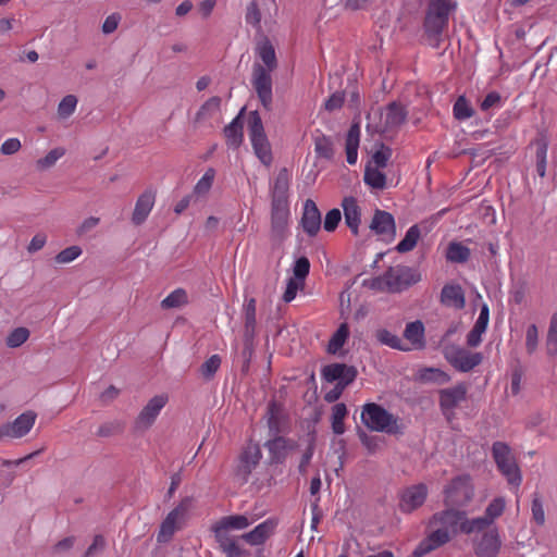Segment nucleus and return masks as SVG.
Returning a JSON list of instances; mask_svg holds the SVG:
<instances>
[{"mask_svg": "<svg viewBox=\"0 0 557 557\" xmlns=\"http://www.w3.org/2000/svg\"><path fill=\"white\" fill-rule=\"evenodd\" d=\"M461 519H463V511L451 507L432 515L426 525L430 532L417 545L412 556L423 557L450 542L459 533Z\"/></svg>", "mask_w": 557, "mask_h": 557, "instance_id": "1", "label": "nucleus"}, {"mask_svg": "<svg viewBox=\"0 0 557 557\" xmlns=\"http://www.w3.org/2000/svg\"><path fill=\"white\" fill-rule=\"evenodd\" d=\"M258 54L263 62L262 64L255 63L252 66L251 85L267 111L272 110L273 91H272V75L271 73L276 69L277 61L275 50L270 41H264L258 48Z\"/></svg>", "mask_w": 557, "mask_h": 557, "instance_id": "2", "label": "nucleus"}, {"mask_svg": "<svg viewBox=\"0 0 557 557\" xmlns=\"http://www.w3.org/2000/svg\"><path fill=\"white\" fill-rule=\"evenodd\" d=\"M361 421L371 431L393 435L404 433L400 419L375 403H368L362 407Z\"/></svg>", "mask_w": 557, "mask_h": 557, "instance_id": "3", "label": "nucleus"}, {"mask_svg": "<svg viewBox=\"0 0 557 557\" xmlns=\"http://www.w3.org/2000/svg\"><path fill=\"white\" fill-rule=\"evenodd\" d=\"M492 457L497 470L511 486L518 487L522 482V475L511 447L505 442H494Z\"/></svg>", "mask_w": 557, "mask_h": 557, "instance_id": "4", "label": "nucleus"}, {"mask_svg": "<svg viewBox=\"0 0 557 557\" xmlns=\"http://www.w3.org/2000/svg\"><path fill=\"white\" fill-rule=\"evenodd\" d=\"M248 135L258 160L265 166H270L273 162L271 144L264 131L262 119L258 111L249 112L248 116Z\"/></svg>", "mask_w": 557, "mask_h": 557, "instance_id": "5", "label": "nucleus"}, {"mask_svg": "<svg viewBox=\"0 0 557 557\" xmlns=\"http://www.w3.org/2000/svg\"><path fill=\"white\" fill-rule=\"evenodd\" d=\"M443 354L448 363L459 372H469L483 361V354L473 352L454 344H445Z\"/></svg>", "mask_w": 557, "mask_h": 557, "instance_id": "6", "label": "nucleus"}, {"mask_svg": "<svg viewBox=\"0 0 557 557\" xmlns=\"http://www.w3.org/2000/svg\"><path fill=\"white\" fill-rule=\"evenodd\" d=\"M473 496V486L468 475H460L455 478L444 488V504L446 507H462Z\"/></svg>", "mask_w": 557, "mask_h": 557, "instance_id": "7", "label": "nucleus"}, {"mask_svg": "<svg viewBox=\"0 0 557 557\" xmlns=\"http://www.w3.org/2000/svg\"><path fill=\"white\" fill-rule=\"evenodd\" d=\"M421 280L420 273L407 265H396L385 272V285L392 293L401 292Z\"/></svg>", "mask_w": 557, "mask_h": 557, "instance_id": "8", "label": "nucleus"}, {"mask_svg": "<svg viewBox=\"0 0 557 557\" xmlns=\"http://www.w3.org/2000/svg\"><path fill=\"white\" fill-rule=\"evenodd\" d=\"M191 507V498H184L173 510H171L164 518L160 525L157 541L159 543L169 542L176 529L184 521L189 508Z\"/></svg>", "mask_w": 557, "mask_h": 557, "instance_id": "9", "label": "nucleus"}, {"mask_svg": "<svg viewBox=\"0 0 557 557\" xmlns=\"http://www.w3.org/2000/svg\"><path fill=\"white\" fill-rule=\"evenodd\" d=\"M459 533L470 536L481 535V542L475 544V554L479 557H487V545L484 544V541L487 537V509L483 516L473 519H469L467 517V512L463 511V519H461L459 525Z\"/></svg>", "mask_w": 557, "mask_h": 557, "instance_id": "10", "label": "nucleus"}, {"mask_svg": "<svg viewBox=\"0 0 557 557\" xmlns=\"http://www.w3.org/2000/svg\"><path fill=\"white\" fill-rule=\"evenodd\" d=\"M168 401L169 397L166 394H159L149 399L135 420V429L137 431H146L151 428Z\"/></svg>", "mask_w": 557, "mask_h": 557, "instance_id": "11", "label": "nucleus"}, {"mask_svg": "<svg viewBox=\"0 0 557 557\" xmlns=\"http://www.w3.org/2000/svg\"><path fill=\"white\" fill-rule=\"evenodd\" d=\"M408 111L400 102L388 103L381 112L382 132L397 131L407 120Z\"/></svg>", "mask_w": 557, "mask_h": 557, "instance_id": "12", "label": "nucleus"}, {"mask_svg": "<svg viewBox=\"0 0 557 557\" xmlns=\"http://www.w3.org/2000/svg\"><path fill=\"white\" fill-rule=\"evenodd\" d=\"M36 418L37 416L33 411L23 412L12 423H5L0 426V438H20L25 436L34 426Z\"/></svg>", "mask_w": 557, "mask_h": 557, "instance_id": "13", "label": "nucleus"}, {"mask_svg": "<svg viewBox=\"0 0 557 557\" xmlns=\"http://www.w3.org/2000/svg\"><path fill=\"white\" fill-rule=\"evenodd\" d=\"M428 496V487L424 483L408 486L400 493L399 509L409 513L421 507Z\"/></svg>", "mask_w": 557, "mask_h": 557, "instance_id": "14", "label": "nucleus"}, {"mask_svg": "<svg viewBox=\"0 0 557 557\" xmlns=\"http://www.w3.org/2000/svg\"><path fill=\"white\" fill-rule=\"evenodd\" d=\"M297 446L296 442L284 436H273V438L265 442L264 447L269 451L271 463L280 465L285 461L290 450Z\"/></svg>", "mask_w": 557, "mask_h": 557, "instance_id": "15", "label": "nucleus"}, {"mask_svg": "<svg viewBox=\"0 0 557 557\" xmlns=\"http://www.w3.org/2000/svg\"><path fill=\"white\" fill-rule=\"evenodd\" d=\"M322 377L327 382H337L344 385L352 383L357 376V369L345 363H331L322 369Z\"/></svg>", "mask_w": 557, "mask_h": 557, "instance_id": "16", "label": "nucleus"}, {"mask_svg": "<svg viewBox=\"0 0 557 557\" xmlns=\"http://www.w3.org/2000/svg\"><path fill=\"white\" fill-rule=\"evenodd\" d=\"M370 228L387 240H393L396 236L395 219L387 211L375 210Z\"/></svg>", "mask_w": 557, "mask_h": 557, "instance_id": "17", "label": "nucleus"}, {"mask_svg": "<svg viewBox=\"0 0 557 557\" xmlns=\"http://www.w3.org/2000/svg\"><path fill=\"white\" fill-rule=\"evenodd\" d=\"M300 222L304 232L310 237L315 236L320 231L321 213L312 199H307L305 201Z\"/></svg>", "mask_w": 557, "mask_h": 557, "instance_id": "18", "label": "nucleus"}, {"mask_svg": "<svg viewBox=\"0 0 557 557\" xmlns=\"http://www.w3.org/2000/svg\"><path fill=\"white\" fill-rule=\"evenodd\" d=\"M290 176L287 169L283 168L276 175L272 187V206H288V189Z\"/></svg>", "mask_w": 557, "mask_h": 557, "instance_id": "19", "label": "nucleus"}, {"mask_svg": "<svg viewBox=\"0 0 557 557\" xmlns=\"http://www.w3.org/2000/svg\"><path fill=\"white\" fill-rule=\"evenodd\" d=\"M251 524L245 515L226 516L212 525L214 535H231L230 530H244Z\"/></svg>", "mask_w": 557, "mask_h": 557, "instance_id": "20", "label": "nucleus"}, {"mask_svg": "<svg viewBox=\"0 0 557 557\" xmlns=\"http://www.w3.org/2000/svg\"><path fill=\"white\" fill-rule=\"evenodd\" d=\"M156 201V193L153 190L144 191L136 200L132 214V222L135 225L143 224L150 214Z\"/></svg>", "mask_w": 557, "mask_h": 557, "instance_id": "21", "label": "nucleus"}, {"mask_svg": "<svg viewBox=\"0 0 557 557\" xmlns=\"http://www.w3.org/2000/svg\"><path fill=\"white\" fill-rule=\"evenodd\" d=\"M276 525L274 519H267L250 532L243 534L242 539L252 546L262 545L274 533Z\"/></svg>", "mask_w": 557, "mask_h": 557, "instance_id": "22", "label": "nucleus"}, {"mask_svg": "<svg viewBox=\"0 0 557 557\" xmlns=\"http://www.w3.org/2000/svg\"><path fill=\"white\" fill-rule=\"evenodd\" d=\"M342 206L347 227L354 235H358L361 222V210L357 200L354 197H346L344 198Z\"/></svg>", "mask_w": 557, "mask_h": 557, "instance_id": "23", "label": "nucleus"}, {"mask_svg": "<svg viewBox=\"0 0 557 557\" xmlns=\"http://www.w3.org/2000/svg\"><path fill=\"white\" fill-rule=\"evenodd\" d=\"M467 389L462 384L450 388L442 389L440 393V405L443 411L451 410L465 400Z\"/></svg>", "mask_w": 557, "mask_h": 557, "instance_id": "24", "label": "nucleus"}, {"mask_svg": "<svg viewBox=\"0 0 557 557\" xmlns=\"http://www.w3.org/2000/svg\"><path fill=\"white\" fill-rule=\"evenodd\" d=\"M256 311L257 301L255 298L245 299L244 304V337L246 342H251L256 335Z\"/></svg>", "mask_w": 557, "mask_h": 557, "instance_id": "25", "label": "nucleus"}, {"mask_svg": "<svg viewBox=\"0 0 557 557\" xmlns=\"http://www.w3.org/2000/svg\"><path fill=\"white\" fill-rule=\"evenodd\" d=\"M441 302L446 307L462 309L465 307V295L460 285H445L441 292Z\"/></svg>", "mask_w": 557, "mask_h": 557, "instance_id": "26", "label": "nucleus"}, {"mask_svg": "<svg viewBox=\"0 0 557 557\" xmlns=\"http://www.w3.org/2000/svg\"><path fill=\"white\" fill-rule=\"evenodd\" d=\"M447 21L426 13L424 21V30L430 40V45H432L433 47H438L441 36L444 29L447 27Z\"/></svg>", "mask_w": 557, "mask_h": 557, "instance_id": "27", "label": "nucleus"}, {"mask_svg": "<svg viewBox=\"0 0 557 557\" xmlns=\"http://www.w3.org/2000/svg\"><path fill=\"white\" fill-rule=\"evenodd\" d=\"M219 548L226 557H248L249 552L242 548L236 537L232 535H214Z\"/></svg>", "mask_w": 557, "mask_h": 557, "instance_id": "28", "label": "nucleus"}, {"mask_svg": "<svg viewBox=\"0 0 557 557\" xmlns=\"http://www.w3.org/2000/svg\"><path fill=\"white\" fill-rule=\"evenodd\" d=\"M404 337L411 344V349H422L425 346L424 325L420 320L409 322L404 331Z\"/></svg>", "mask_w": 557, "mask_h": 557, "instance_id": "29", "label": "nucleus"}, {"mask_svg": "<svg viewBox=\"0 0 557 557\" xmlns=\"http://www.w3.org/2000/svg\"><path fill=\"white\" fill-rule=\"evenodd\" d=\"M360 143V126L358 123L352 124L346 136V160L349 164H355L358 159V148Z\"/></svg>", "mask_w": 557, "mask_h": 557, "instance_id": "30", "label": "nucleus"}, {"mask_svg": "<svg viewBox=\"0 0 557 557\" xmlns=\"http://www.w3.org/2000/svg\"><path fill=\"white\" fill-rule=\"evenodd\" d=\"M245 108H243L238 115L233 119V121L225 126L224 135L226 137L227 145L237 148L243 143V122L242 114Z\"/></svg>", "mask_w": 557, "mask_h": 557, "instance_id": "31", "label": "nucleus"}, {"mask_svg": "<svg viewBox=\"0 0 557 557\" xmlns=\"http://www.w3.org/2000/svg\"><path fill=\"white\" fill-rule=\"evenodd\" d=\"M487 326V305L481 307L480 315L467 336V345L469 347H476L481 343V336Z\"/></svg>", "mask_w": 557, "mask_h": 557, "instance_id": "32", "label": "nucleus"}, {"mask_svg": "<svg viewBox=\"0 0 557 557\" xmlns=\"http://www.w3.org/2000/svg\"><path fill=\"white\" fill-rule=\"evenodd\" d=\"M314 152L319 158L331 160L334 156L333 141L331 137L320 131L313 134Z\"/></svg>", "mask_w": 557, "mask_h": 557, "instance_id": "33", "label": "nucleus"}, {"mask_svg": "<svg viewBox=\"0 0 557 557\" xmlns=\"http://www.w3.org/2000/svg\"><path fill=\"white\" fill-rule=\"evenodd\" d=\"M375 337L380 344L391 347L393 349H397L400 351L410 350V347L404 344L399 336H397L396 334L392 333L386 329H379L375 332Z\"/></svg>", "mask_w": 557, "mask_h": 557, "instance_id": "34", "label": "nucleus"}, {"mask_svg": "<svg viewBox=\"0 0 557 557\" xmlns=\"http://www.w3.org/2000/svg\"><path fill=\"white\" fill-rule=\"evenodd\" d=\"M364 183L372 189L382 190L386 186V175L377 168L369 163L364 169Z\"/></svg>", "mask_w": 557, "mask_h": 557, "instance_id": "35", "label": "nucleus"}, {"mask_svg": "<svg viewBox=\"0 0 557 557\" xmlns=\"http://www.w3.org/2000/svg\"><path fill=\"white\" fill-rule=\"evenodd\" d=\"M287 218H288V206L287 207L272 206V211H271L272 232L277 235H282L287 225Z\"/></svg>", "mask_w": 557, "mask_h": 557, "instance_id": "36", "label": "nucleus"}, {"mask_svg": "<svg viewBox=\"0 0 557 557\" xmlns=\"http://www.w3.org/2000/svg\"><path fill=\"white\" fill-rule=\"evenodd\" d=\"M421 232L417 224L410 226L406 232L405 237L397 244L396 250L400 253L411 251L416 247Z\"/></svg>", "mask_w": 557, "mask_h": 557, "instance_id": "37", "label": "nucleus"}, {"mask_svg": "<svg viewBox=\"0 0 557 557\" xmlns=\"http://www.w3.org/2000/svg\"><path fill=\"white\" fill-rule=\"evenodd\" d=\"M347 416V407L344 403H337L332 408L331 422L335 434L342 435L345 432L344 419Z\"/></svg>", "mask_w": 557, "mask_h": 557, "instance_id": "38", "label": "nucleus"}, {"mask_svg": "<svg viewBox=\"0 0 557 557\" xmlns=\"http://www.w3.org/2000/svg\"><path fill=\"white\" fill-rule=\"evenodd\" d=\"M260 457L261 456L258 448L253 451H245L242 455V465L238 469V472L243 473L244 482H247L248 475L251 473V470L259 463Z\"/></svg>", "mask_w": 557, "mask_h": 557, "instance_id": "39", "label": "nucleus"}, {"mask_svg": "<svg viewBox=\"0 0 557 557\" xmlns=\"http://www.w3.org/2000/svg\"><path fill=\"white\" fill-rule=\"evenodd\" d=\"M534 145L536 146V172L541 177H544L546 173V154L548 143L546 138L541 137L535 139Z\"/></svg>", "mask_w": 557, "mask_h": 557, "instance_id": "40", "label": "nucleus"}, {"mask_svg": "<svg viewBox=\"0 0 557 557\" xmlns=\"http://www.w3.org/2000/svg\"><path fill=\"white\" fill-rule=\"evenodd\" d=\"M454 8L455 5L449 0H431L428 13L448 22Z\"/></svg>", "mask_w": 557, "mask_h": 557, "instance_id": "41", "label": "nucleus"}, {"mask_svg": "<svg viewBox=\"0 0 557 557\" xmlns=\"http://www.w3.org/2000/svg\"><path fill=\"white\" fill-rule=\"evenodd\" d=\"M187 301L188 297L186 290L183 288H176L161 301V307L163 309L180 308L187 304Z\"/></svg>", "mask_w": 557, "mask_h": 557, "instance_id": "42", "label": "nucleus"}, {"mask_svg": "<svg viewBox=\"0 0 557 557\" xmlns=\"http://www.w3.org/2000/svg\"><path fill=\"white\" fill-rule=\"evenodd\" d=\"M348 336V325L346 323L341 324L329 342V351L336 354L344 346Z\"/></svg>", "mask_w": 557, "mask_h": 557, "instance_id": "43", "label": "nucleus"}, {"mask_svg": "<svg viewBox=\"0 0 557 557\" xmlns=\"http://www.w3.org/2000/svg\"><path fill=\"white\" fill-rule=\"evenodd\" d=\"M220 106L221 98L218 96L211 97L200 107L196 114V120L203 121L213 116L220 110Z\"/></svg>", "mask_w": 557, "mask_h": 557, "instance_id": "44", "label": "nucleus"}, {"mask_svg": "<svg viewBox=\"0 0 557 557\" xmlns=\"http://www.w3.org/2000/svg\"><path fill=\"white\" fill-rule=\"evenodd\" d=\"M469 255V249L460 243H450L446 251V258L451 262H465Z\"/></svg>", "mask_w": 557, "mask_h": 557, "instance_id": "45", "label": "nucleus"}, {"mask_svg": "<svg viewBox=\"0 0 557 557\" xmlns=\"http://www.w3.org/2000/svg\"><path fill=\"white\" fill-rule=\"evenodd\" d=\"M546 350L550 356H555L557 354V312H554L550 317L546 336Z\"/></svg>", "mask_w": 557, "mask_h": 557, "instance_id": "46", "label": "nucleus"}, {"mask_svg": "<svg viewBox=\"0 0 557 557\" xmlns=\"http://www.w3.org/2000/svg\"><path fill=\"white\" fill-rule=\"evenodd\" d=\"M280 410L275 403H271L268 406L267 410V423L269 428V432L272 436H278L281 433V426H280Z\"/></svg>", "mask_w": 557, "mask_h": 557, "instance_id": "47", "label": "nucleus"}, {"mask_svg": "<svg viewBox=\"0 0 557 557\" xmlns=\"http://www.w3.org/2000/svg\"><path fill=\"white\" fill-rule=\"evenodd\" d=\"M393 154L391 147L381 144L379 149L372 154L371 162L374 164L373 168L384 169L387 165L388 160Z\"/></svg>", "mask_w": 557, "mask_h": 557, "instance_id": "48", "label": "nucleus"}, {"mask_svg": "<svg viewBox=\"0 0 557 557\" xmlns=\"http://www.w3.org/2000/svg\"><path fill=\"white\" fill-rule=\"evenodd\" d=\"M29 337V331L26 327L14 329L7 337V346L17 348L23 345Z\"/></svg>", "mask_w": 557, "mask_h": 557, "instance_id": "49", "label": "nucleus"}, {"mask_svg": "<svg viewBox=\"0 0 557 557\" xmlns=\"http://www.w3.org/2000/svg\"><path fill=\"white\" fill-rule=\"evenodd\" d=\"M453 111H454V116L457 120H466V119L471 117L473 114L472 107L470 106V103L463 96H460L456 100Z\"/></svg>", "mask_w": 557, "mask_h": 557, "instance_id": "50", "label": "nucleus"}, {"mask_svg": "<svg viewBox=\"0 0 557 557\" xmlns=\"http://www.w3.org/2000/svg\"><path fill=\"white\" fill-rule=\"evenodd\" d=\"M245 20L247 24L251 25L257 30L261 29V12L256 1L247 5Z\"/></svg>", "mask_w": 557, "mask_h": 557, "instance_id": "51", "label": "nucleus"}, {"mask_svg": "<svg viewBox=\"0 0 557 557\" xmlns=\"http://www.w3.org/2000/svg\"><path fill=\"white\" fill-rule=\"evenodd\" d=\"M77 98L74 95L65 96L58 106V114L60 117H69L75 111Z\"/></svg>", "mask_w": 557, "mask_h": 557, "instance_id": "52", "label": "nucleus"}, {"mask_svg": "<svg viewBox=\"0 0 557 557\" xmlns=\"http://www.w3.org/2000/svg\"><path fill=\"white\" fill-rule=\"evenodd\" d=\"M310 271V261L307 257H299L293 268L294 272V280L299 281L300 283H304L305 278L309 274Z\"/></svg>", "mask_w": 557, "mask_h": 557, "instance_id": "53", "label": "nucleus"}, {"mask_svg": "<svg viewBox=\"0 0 557 557\" xmlns=\"http://www.w3.org/2000/svg\"><path fill=\"white\" fill-rule=\"evenodd\" d=\"M215 171L212 168L208 169L202 175V177L195 185L194 193L198 195L208 193L212 186Z\"/></svg>", "mask_w": 557, "mask_h": 557, "instance_id": "54", "label": "nucleus"}, {"mask_svg": "<svg viewBox=\"0 0 557 557\" xmlns=\"http://www.w3.org/2000/svg\"><path fill=\"white\" fill-rule=\"evenodd\" d=\"M221 366V358L219 355H212L201 366L200 372L207 380L211 379Z\"/></svg>", "mask_w": 557, "mask_h": 557, "instance_id": "55", "label": "nucleus"}, {"mask_svg": "<svg viewBox=\"0 0 557 557\" xmlns=\"http://www.w3.org/2000/svg\"><path fill=\"white\" fill-rule=\"evenodd\" d=\"M83 250L79 246H70L63 250H61L55 256V261L58 263L64 264L70 263L74 261L76 258H78L82 255Z\"/></svg>", "mask_w": 557, "mask_h": 557, "instance_id": "56", "label": "nucleus"}, {"mask_svg": "<svg viewBox=\"0 0 557 557\" xmlns=\"http://www.w3.org/2000/svg\"><path fill=\"white\" fill-rule=\"evenodd\" d=\"M65 153L63 148H54L50 150L45 158H41L37 161V164L41 169H48L52 166L60 158H62Z\"/></svg>", "mask_w": 557, "mask_h": 557, "instance_id": "57", "label": "nucleus"}, {"mask_svg": "<svg viewBox=\"0 0 557 557\" xmlns=\"http://www.w3.org/2000/svg\"><path fill=\"white\" fill-rule=\"evenodd\" d=\"M539 331L535 324H530L525 333V348L529 354H533L537 348Z\"/></svg>", "mask_w": 557, "mask_h": 557, "instance_id": "58", "label": "nucleus"}, {"mask_svg": "<svg viewBox=\"0 0 557 557\" xmlns=\"http://www.w3.org/2000/svg\"><path fill=\"white\" fill-rule=\"evenodd\" d=\"M342 220V213L339 209H332L330 210L324 219L323 227L326 232H333L338 226V223Z\"/></svg>", "mask_w": 557, "mask_h": 557, "instance_id": "59", "label": "nucleus"}, {"mask_svg": "<svg viewBox=\"0 0 557 557\" xmlns=\"http://www.w3.org/2000/svg\"><path fill=\"white\" fill-rule=\"evenodd\" d=\"M532 518L539 524L543 525L545 523V512L543 508V504L541 498L535 495L532 500Z\"/></svg>", "mask_w": 557, "mask_h": 557, "instance_id": "60", "label": "nucleus"}, {"mask_svg": "<svg viewBox=\"0 0 557 557\" xmlns=\"http://www.w3.org/2000/svg\"><path fill=\"white\" fill-rule=\"evenodd\" d=\"M313 454H314V442L313 440L310 441L308 447L306 448V450L304 451L302 456H301V459H300V462H299V466H298V471L301 473V474H306L307 473V468L313 457Z\"/></svg>", "mask_w": 557, "mask_h": 557, "instance_id": "61", "label": "nucleus"}, {"mask_svg": "<svg viewBox=\"0 0 557 557\" xmlns=\"http://www.w3.org/2000/svg\"><path fill=\"white\" fill-rule=\"evenodd\" d=\"M528 292V284L525 281H518L513 286L511 290V296L513 301L517 305H520L523 302L525 298V294Z\"/></svg>", "mask_w": 557, "mask_h": 557, "instance_id": "62", "label": "nucleus"}, {"mask_svg": "<svg viewBox=\"0 0 557 557\" xmlns=\"http://www.w3.org/2000/svg\"><path fill=\"white\" fill-rule=\"evenodd\" d=\"M304 283H300L299 281L297 280H294V278H289L287 281V285H286V289L283 294V300L285 302H290L295 299L296 297V294H297V290L298 288L302 285Z\"/></svg>", "mask_w": 557, "mask_h": 557, "instance_id": "63", "label": "nucleus"}, {"mask_svg": "<svg viewBox=\"0 0 557 557\" xmlns=\"http://www.w3.org/2000/svg\"><path fill=\"white\" fill-rule=\"evenodd\" d=\"M106 547V540L102 535L98 534L94 537L91 545L85 552L84 557H92L94 555L102 552Z\"/></svg>", "mask_w": 557, "mask_h": 557, "instance_id": "64", "label": "nucleus"}]
</instances>
